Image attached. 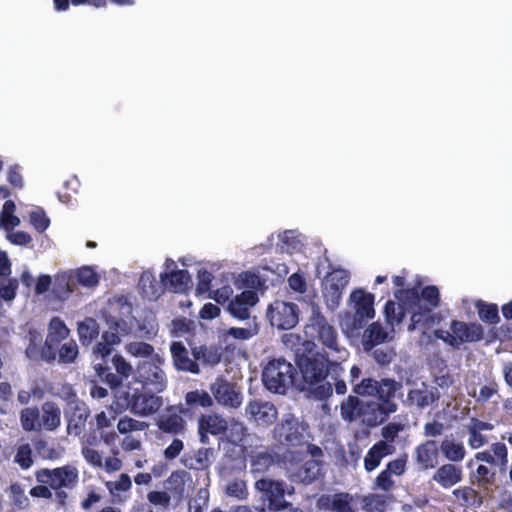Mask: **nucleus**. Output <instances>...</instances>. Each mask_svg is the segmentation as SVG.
I'll list each match as a JSON object with an SVG mask.
<instances>
[{"instance_id":"nucleus-1","label":"nucleus","mask_w":512,"mask_h":512,"mask_svg":"<svg viewBox=\"0 0 512 512\" xmlns=\"http://www.w3.org/2000/svg\"><path fill=\"white\" fill-rule=\"evenodd\" d=\"M306 350L307 353L296 354V364L301 375L297 389L307 392L316 400H327L333 393V387L326 378L330 372L338 374L342 367L340 363L331 361L324 352Z\"/></svg>"},{"instance_id":"nucleus-2","label":"nucleus","mask_w":512,"mask_h":512,"mask_svg":"<svg viewBox=\"0 0 512 512\" xmlns=\"http://www.w3.org/2000/svg\"><path fill=\"white\" fill-rule=\"evenodd\" d=\"M403 383L394 378L364 377L361 383L354 388V394L360 397L373 398L376 401L368 405L372 409V416L367 422L377 425L385 422L389 416L398 410L397 394L401 392Z\"/></svg>"},{"instance_id":"nucleus-3","label":"nucleus","mask_w":512,"mask_h":512,"mask_svg":"<svg viewBox=\"0 0 512 512\" xmlns=\"http://www.w3.org/2000/svg\"><path fill=\"white\" fill-rule=\"evenodd\" d=\"M113 346L103 341L97 343L94 353L101 356L102 362L94 366L96 375L107 384L111 389H118L122 386L124 380L132 374V365L120 355L115 354L111 359L112 366H109L106 358L112 353Z\"/></svg>"},{"instance_id":"nucleus-4","label":"nucleus","mask_w":512,"mask_h":512,"mask_svg":"<svg viewBox=\"0 0 512 512\" xmlns=\"http://www.w3.org/2000/svg\"><path fill=\"white\" fill-rule=\"evenodd\" d=\"M157 393L148 392L141 387L128 384L127 390L115 395L116 410H129L132 414L147 417L155 414L163 406V398Z\"/></svg>"},{"instance_id":"nucleus-5","label":"nucleus","mask_w":512,"mask_h":512,"mask_svg":"<svg viewBox=\"0 0 512 512\" xmlns=\"http://www.w3.org/2000/svg\"><path fill=\"white\" fill-rule=\"evenodd\" d=\"M305 336L312 340L306 341L307 346H314L313 341H318L332 352H340L339 336L336 328L329 323L318 305H311V314L304 326Z\"/></svg>"},{"instance_id":"nucleus-6","label":"nucleus","mask_w":512,"mask_h":512,"mask_svg":"<svg viewBox=\"0 0 512 512\" xmlns=\"http://www.w3.org/2000/svg\"><path fill=\"white\" fill-rule=\"evenodd\" d=\"M262 381L270 392L285 394L290 387L297 389V369L284 358L272 359L263 369Z\"/></svg>"},{"instance_id":"nucleus-7","label":"nucleus","mask_w":512,"mask_h":512,"mask_svg":"<svg viewBox=\"0 0 512 512\" xmlns=\"http://www.w3.org/2000/svg\"><path fill=\"white\" fill-rule=\"evenodd\" d=\"M164 359L160 355L152 356V360L138 363L133 374L132 385L138 384L144 390L161 393L167 386V377L161 366Z\"/></svg>"},{"instance_id":"nucleus-8","label":"nucleus","mask_w":512,"mask_h":512,"mask_svg":"<svg viewBox=\"0 0 512 512\" xmlns=\"http://www.w3.org/2000/svg\"><path fill=\"white\" fill-rule=\"evenodd\" d=\"M451 333L448 331H436L437 338L444 341L453 348H459L462 343H474L484 339L485 331L481 324L475 322H464L452 320L450 323Z\"/></svg>"},{"instance_id":"nucleus-9","label":"nucleus","mask_w":512,"mask_h":512,"mask_svg":"<svg viewBox=\"0 0 512 512\" xmlns=\"http://www.w3.org/2000/svg\"><path fill=\"white\" fill-rule=\"evenodd\" d=\"M36 478L52 490H73L79 483V471L74 465L67 464L54 469H41L36 473Z\"/></svg>"},{"instance_id":"nucleus-10","label":"nucleus","mask_w":512,"mask_h":512,"mask_svg":"<svg viewBox=\"0 0 512 512\" xmlns=\"http://www.w3.org/2000/svg\"><path fill=\"white\" fill-rule=\"evenodd\" d=\"M305 427L292 415L287 414L273 429L274 438L289 448L306 444Z\"/></svg>"},{"instance_id":"nucleus-11","label":"nucleus","mask_w":512,"mask_h":512,"mask_svg":"<svg viewBox=\"0 0 512 512\" xmlns=\"http://www.w3.org/2000/svg\"><path fill=\"white\" fill-rule=\"evenodd\" d=\"M89 406L80 400L75 392H71L64 409V416L67 421V433L69 435L80 436L86 427L88 418L90 417Z\"/></svg>"},{"instance_id":"nucleus-12","label":"nucleus","mask_w":512,"mask_h":512,"mask_svg":"<svg viewBox=\"0 0 512 512\" xmlns=\"http://www.w3.org/2000/svg\"><path fill=\"white\" fill-rule=\"evenodd\" d=\"M186 413L182 405H169L157 417L155 425L158 430L167 435H184L187 431Z\"/></svg>"},{"instance_id":"nucleus-13","label":"nucleus","mask_w":512,"mask_h":512,"mask_svg":"<svg viewBox=\"0 0 512 512\" xmlns=\"http://www.w3.org/2000/svg\"><path fill=\"white\" fill-rule=\"evenodd\" d=\"M350 281V273L342 268H335L325 276L322 294L329 308L338 307L342 294Z\"/></svg>"},{"instance_id":"nucleus-14","label":"nucleus","mask_w":512,"mask_h":512,"mask_svg":"<svg viewBox=\"0 0 512 512\" xmlns=\"http://www.w3.org/2000/svg\"><path fill=\"white\" fill-rule=\"evenodd\" d=\"M267 317L272 326L280 330H289L298 323L299 308L295 303L277 300L269 306Z\"/></svg>"},{"instance_id":"nucleus-15","label":"nucleus","mask_w":512,"mask_h":512,"mask_svg":"<svg viewBox=\"0 0 512 512\" xmlns=\"http://www.w3.org/2000/svg\"><path fill=\"white\" fill-rule=\"evenodd\" d=\"M255 488L262 494V498L268 501L271 510L279 511L288 507V502L285 500V483L283 481L262 477L256 480Z\"/></svg>"},{"instance_id":"nucleus-16","label":"nucleus","mask_w":512,"mask_h":512,"mask_svg":"<svg viewBox=\"0 0 512 512\" xmlns=\"http://www.w3.org/2000/svg\"><path fill=\"white\" fill-rule=\"evenodd\" d=\"M210 391L218 404L238 408L242 403V393L236 383L228 381L223 376H218L210 385Z\"/></svg>"},{"instance_id":"nucleus-17","label":"nucleus","mask_w":512,"mask_h":512,"mask_svg":"<svg viewBox=\"0 0 512 512\" xmlns=\"http://www.w3.org/2000/svg\"><path fill=\"white\" fill-rule=\"evenodd\" d=\"M350 301L355 310L353 328H362L369 319L374 318V295L365 292L363 289H355L350 294Z\"/></svg>"},{"instance_id":"nucleus-18","label":"nucleus","mask_w":512,"mask_h":512,"mask_svg":"<svg viewBox=\"0 0 512 512\" xmlns=\"http://www.w3.org/2000/svg\"><path fill=\"white\" fill-rule=\"evenodd\" d=\"M245 413L249 419L262 426L273 424L278 415L274 404L256 399L248 402Z\"/></svg>"},{"instance_id":"nucleus-19","label":"nucleus","mask_w":512,"mask_h":512,"mask_svg":"<svg viewBox=\"0 0 512 512\" xmlns=\"http://www.w3.org/2000/svg\"><path fill=\"white\" fill-rule=\"evenodd\" d=\"M172 362L177 371L200 374V365L196 358L190 357L189 351L181 341H174L170 345Z\"/></svg>"},{"instance_id":"nucleus-20","label":"nucleus","mask_w":512,"mask_h":512,"mask_svg":"<svg viewBox=\"0 0 512 512\" xmlns=\"http://www.w3.org/2000/svg\"><path fill=\"white\" fill-rule=\"evenodd\" d=\"M319 507L330 512H357L354 496L348 492H337L332 495H322Z\"/></svg>"},{"instance_id":"nucleus-21","label":"nucleus","mask_w":512,"mask_h":512,"mask_svg":"<svg viewBox=\"0 0 512 512\" xmlns=\"http://www.w3.org/2000/svg\"><path fill=\"white\" fill-rule=\"evenodd\" d=\"M439 449L435 440H426L415 448V461L420 470L434 469L438 464Z\"/></svg>"},{"instance_id":"nucleus-22","label":"nucleus","mask_w":512,"mask_h":512,"mask_svg":"<svg viewBox=\"0 0 512 512\" xmlns=\"http://www.w3.org/2000/svg\"><path fill=\"white\" fill-rule=\"evenodd\" d=\"M258 302V295L252 290H244L232 299L228 305L230 314L239 319L246 320L250 317V307Z\"/></svg>"},{"instance_id":"nucleus-23","label":"nucleus","mask_w":512,"mask_h":512,"mask_svg":"<svg viewBox=\"0 0 512 512\" xmlns=\"http://www.w3.org/2000/svg\"><path fill=\"white\" fill-rule=\"evenodd\" d=\"M439 398L440 393L436 387L428 388L423 383L422 388H414L408 391L406 402L409 406L424 409L438 402Z\"/></svg>"},{"instance_id":"nucleus-24","label":"nucleus","mask_w":512,"mask_h":512,"mask_svg":"<svg viewBox=\"0 0 512 512\" xmlns=\"http://www.w3.org/2000/svg\"><path fill=\"white\" fill-rule=\"evenodd\" d=\"M227 428V421L218 414L202 415L199 418L198 431L202 443L206 442L207 434L220 435L225 433Z\"/></svg>"},{"instance_id":"nucleus-25","label":"nucleus","mask_w":512,"mask_h":512,"mask_svg":"<svg viewBox=\"0 0 512 512\" xmlns=\"http://www.w3.org/2000/svg\"><path fill=\"white\" fill-rule=\"evenodd\" d=\"M432 479L442 488L449 489L462 481L463 469L459 465L446 463L436 470Z\"/></svg>"},{"instance_id":"nucleus-26","label":"nucleus","mask_w":512,"mask_h":512,"mask_svg":"<svg viewBox=\"0 0 512 512\" xmlns=\"http://www.w3.org/2000/svg\"><path fill=\"white\" fill-rule=\"evenodd\" d=\"M322 462L317 459H308L293 470L291 477L293 481L311 484L321 475Z\"/></svg>"},{"instance_id":"nucleus-27","label":"nucleus","mask_w":512,"mask_h":512,"mask_svg":"<svg viewBox=\"0 0 512 512\" xmlns=\"http://www.w3.org/2000/svg\"><path fill=\"white\" fill-rule=\"evenodd\" d=\"M191 352L197 362H201L204 366L214 367L221 362L224 349L217 344L200 345L193 347Z\"/></svg>"},{"instance_id":"nucleus-28","label":"nucleus","mask_w":512,"mask_h":512,"mask_svg":"<svg viewBox=\"0 0 512 512\" xmlns=\"http://www.w3.org/2000/svg\"><path fill=\"white\" fill-rule=\"evenodd\" d=\"M160 278L165 288L174 293L185 292L191 283V276L185 269L161 273Z\"/></svg>"},{"instance_id":"nucleus-29","label":"nucleus","mask_w":512,"mask_h":512,"mask_svg":"<svg viewBox=\"0 0 512 512\" xmlns=\"http://www.w3.org/2000/svg\"><path fill=\"white\" fill-rule=\"evenodd\" d=\"M395 447L385 441H378L367 452L364 457V468L367 472L375 470L381 463V460L393 454Z\"/></svg>"},{"instance_id":"nucleus-30","label":"nucleus","mask_w":512,"mask_h":512,"mask_svg":"<svg viewBox=\"0 0 512 512\" xmlns=\"http://www.w3.org/2000/svg\"><path fill=\"white\" fill-rule=\"evenodd\" d=\"M42 415L40 421L42 429L47 431L56 430L61 424V410L59 406L52 401H46L41 406Z\"/></svg>"},{"instance_id":"nucleus-31","label":"nucleus","mask_w":512,"mask_h":512,"mask_svg":"<svg viewBox=\"0 0 512 512\" xmlns=\"http://www.w3.org/2000/svg\"><path fill=\"white\" fill-rule=\"evenodd\" d=\"M360 395H349L340 405V414L345 421H356L364 414V403Z\"/></svg>"},{"instance_id":"nucleus-32","label":"nucleus","mask_w":512,"mask_h":512,"mask_svg":"<svg viewBox=\"0 0 512 512\" xmlns=\"http://www.w3.org/2000/svg\"><path fill=\"white\" fill-rule=\"evenodd\" d=\"M186 472L182 470L173 471L170 476L165 480L166 492L174 498L176 504L183 501L185 496L186 485Z\"/></svg>"},{"instance_id":"nucleus-33","label":"nucleus","mask_w":512,"mask_h":512,"mask_svg":"<svg viewBox=\"0 0 512 512\" xmlns=\"http://www.w3.org/2000/svg\"><path fill=\"white\" fill-rule=\"evenodd\" d=\"M138 286L142 294L149 299H157L166 289L162 282L157 281L150 271H144L140 275Z\"/></svg>"},{"instance_id":"nucleus-34","label":"nucleus","mask_w":512,"mask_h":512,"mask_svg":"<svg viewBox=\"0 0 512 512\" xmlns=\"http://www.w3.org/2000/svg\"><path fill=\"white\" fill-rule=\"evenodd\" d=\"M433 308L427 305H419L411 315V323L408 330L412 331L417 328L430 329L435 322V313Z\"/></svg>"},{"instance_id":"nucleus-35","label":"nucleus","mask_w":512,"mask_h":512,"mask_svg":"<svg viewBox=\"0 0 512 512\" xmlns=\"http://www.w3.org/2000/svg\"><path fill=\"white\" fill-rule=\"evenodd\" d=\"M183 465L190 470L202 471L208 469L209 449L200 448L197 451L186 453L182 458Z\"/></svg>"},{"instance_id":"nucleus-36","label":"nucleus","mask_w":512,"mask_h":512,"mask_svg":"<svg viewBox=\"0 0 512 512\" xmlns=\"http://www.w3.org/2000/svg\"><path fill=\"white\" fill-rule=\"evenodd\" d=\"M277 455L268 451L257 452L250 456L251 473L264 474L276 462Z\"/></svg>"},{"instance_id":"nucleus-37","label":"nucleus","mask_w":512,"mask_h":512,"mask_svg":"<svg viewBox=\"0 0 512 512\" xmlns=\"http://www.w3.org/2000/svg\"><path fill=\"white\" fill-rule=\"evenodd\" d=\"M453 495L460 501V504L465 507L479 508L483 504L481 493L470 486L455 489Z\"/></svg>"},{"instance_id":"nucleus-38","label":"nucleus","mask_w":512,"mask_h":512,"mask_svg":"<svg viewBox=\"0 0 512 512\" xmlns=\"http://www.w3.org/2000/svg\"><path fill=\"white\" fill-rule=\"evenodd\" d=\"M21 427L26 432H40L42 425L40 421V411L37 407H26L20 412Z\"/></svg>"},{"instance_id":"nucleus-39","label":"nucleus","mask_w":512,"mask_h":512,"mask_svg":"<svg viewBox=\"0 0 512 512\" xmlns=\"http://www.w3.org/2000/svg\"><path fill=\"white\" fill-rule=\"evenodd\" d=\"M440 451L451 463L462 462L466 456V449L463 443L445 439L440 444Z\"/></svg>"},{"instance_id":"nucleus-40","label":"nucleus","mask_w":512,"mask_h":512,"mask_svg":"<svg viewBox=\"0 0 512 512\" xmlns=\"http://www.w3.org/2000/svg\"><path fill=\"white\" fill-rule=\"evenodd\" d=\"M77 331L82 345H89L99 336V324L93 318H86L78 323Z\"/></svg>"},{"instance_id":"nucleus-41","label":"nucleus","mask_w":512,"mask_h":512,"mask_svg":"<svg viewBox=\"0 0 512 512\" xmlns=\"http://www.w3.org/2000/svg\"><path fill=\"white\" fill-rule=\"evenodd\" d=\"M363 338L365 348L370 349L385 342L387 339V332L380 323L374 322L365 330Z\"/></svg>"},{"instance_id":"nucleus-42","label":"nucleus","mask_w":512,"mask_h":512,"mask_svg":"<svg viewBox=\"0 0 512 512\" xmlns=\"http://www.w3.org/2000/svg\"><path fill=\"white\" fill-rule=\"evenodd\" d=\"M391 500L392 496L371 493L364 496L363 507L368 512H385Z\"/></svg>"},{"instance_id":"nucleus-43","label":"nucleus","mask_w":512,"mask_h":512,"mask_svg":"<svg viewBox=\"0 0 512 512\" xmlns=\"http://www.w3.org/2000/svg\"><path fill=\"white\" fill-rule=\"evenodd\" d=\"M185 403L189 408H210L213 406V398L205 390L189 391L185 395Z\"/></svg>"},{"instance_id":"nucleus-44","label":"nucleus","mask_w":512,"mask_h":512,"mask_svg":"<svg viewBox=\"0 0 512 512\" xmlns=\"http://www.w3.org/2000/svg\"><path fill=\"white\" fill-rule=\"evenodd\" d=\"M496 472L485 465H479L474 473L471 476L472 484L477 485L478 487L487 490L490 486L495 483Z\"/></svg>"},{"instance_id":"nucleus-45","label":"nucleus","mask_w":512,"mask_h":512,"mask_svg":"<svg viewBox=\"0 0 512 512\" xmlns=\"http://www.w3.org/2000/svg\"><path fill=\"white\" fill-rule=\"evenodd\" d=\"M394 296L411 310H414L416 307L421 305V295L418 286L406 289H397L394 292Z\"/></svg>"},{"instance_id":"nucleus-46","label":"nucleus","mask_w":512,"mask_h":512,"mask_svg":"<svg viewBox=\"0 0 512 512\" xmlns=\"http://www.w3.org/2000/svg\"><path fill=\"white\" fill-rule=\"evenodd\" d=\"M479 318L488 324L495 325L500 321L498 306L493 303H486L479 300L476 303Z\"/></svg>"},{"instance_id":"nucleus-47","label":"nucleus","mask_w":512,"mask_h":512,"mask_svg":"<svg viewBox=\"0 0 512 512\" xmlns=\"http://www.w3.org/2000/svg\"><path fill=\"white\" fill-rule=\"evenodd\" d=\"M69 332L70 331L68 327L62 319L59 317H53L49 323L47 338H49L50 341L60 343L62 340H65L69 336Z\"/></svg>"},{"instance_id":"nucleus-48","label":"nucleus","mask_w":512,"mask_h":512,"mask_svg":"<svg viewBox=\"0 0 512 512\" xmlns=\"http://www.w3.org/2000/svg\"><path fill=\"white\" fill-rule=\"evenodd\" d=\"M126 351L130 355L138 358H149L152 360V356H155V349L153 345L142 342V341H133L126 345Z\"/></svg>"},{"instance_id":"nucleus-49","label":"nucleus","mask_w":512,"mask_h":512,"mask_svg":"<svg viewBox=\"0 0 512 512\" xmlns=\"http://www.w3.org/2000/svg\"><path fill=\"white\" fill-rule=\"evenodd\" d=\"M78 353L79 350L77 343L74 340H70L62 344L58 349L59 362L64 364L73 363L76 360Z\"/></svg>"},{"instance_id":"nucleus-50","label":"nucleus","mask_w":512,"mask_h":512,"mask_svg":"<svg viewBox=\"0 0 512 512\" xmlns=\"http://www.w3.org/2000/svg\"><path fill=\"white\" fill-rule=\"evenodd\" d=\"M76 277L78 282L85 287H94L99 283V277L93 268L84 266L77 269Z\"/></svg>"},{"instance_id":"nucleus-51","label":"nucleus","mask_w":512,"mask_h":512,"mask_svg":"<svg viewBox=\"0 0 512 512\" xmlns=\"http://www.w3.org/2000/svg\"><path fill=\"white\" fill-rule=\"evenodd\" d=\"M146 427V423L138 421L128 416L120 418L117 424V429L121 434H127L133 431H142Z\"/></svg>"},{"instance_id":"nucleus-52","label":"nucleus","mask_w":512,"mask_h":512,"mask_svg":"<svg viewBox=\"0 0 512 512\" xmlns=\"http://www.w3.org/2000/svg\"><path fill=\"white\" fill-rule=\"evenodd\" d=\"M226 494L239 500L246 499L248 496L246 482L241 479H234L226 486Z\"/></svg>"},{"instance_id":"nucleus-53","label":"nucleus","mask_w":512,"mask_h":512,"mask_svg":"<svg viewBox=\"0 0 512 512\" xmlns=\"http://www.w3.org/2000/svg\"><path fill=\"white\" fill-rule=\"evenodd\" d=\"M385 317L391 324H399L404 318V311L401 306H397L392 300H388L384 306Z\"/></svg>"},{"instance_id":"nucleus-54","label":"nucleus","mask_w":512,"mask_h":512,"mask_svg":"<svg viewBox=\"0 0 512 512\" xmlns=\"http://www.w3.org/2000/svg\"><path fill=\"white\" fill-rule=\"evenodd\" d=\"M421 299L426 303L428 307L433 309L437 308L440 304V293L439 289L434 285L425 286L420 291Z\"/></svg>"},{"instance_id":"nucleus-55","label":"nucleus","mask_w":512,"mask_h":512,"mask_svg":"<svg viewBox=\"0 0 512 512\" xmlns=\"http://www.w3.org/2000/svg\"><path fill=\"white\" fill-rule=\"evenodd\" d=\"M395 487V481L387 470H382L376 477L373 490H382L386 493L391 492Z\"/></svg>"},{"instance_id":"nucleus-56","label":"nucleus","mask_w":512,"mask_h":512,"mask_svg":"<svg viewBox=\"0 0 512 512\" xmlns=\"http://www.w3.org/2000/svg\"><path fill=\"white\" fill-rule=\"evenodd\" d=\"M14 461L24 470L29 469L32 466V450L29 444L21 445L18 448Z\"/></svg>"},{"instance_id":"nucleus-57","label":"nucleus","mask_w":512,"mask_h":512,"mask_svg":"<svg viewBox=\"0 0 512 512\" xmlns=\"http://www.w3.org/2000/svg\"><path fill=\"white\" fill-rule=\"evenodd\" d=\"M42 339L36 332H30L29 344L25 350L26 356L31 360H40Z\"/></svg>"},{"instance_id":"nucleus-58","label":"nucleus","mask_w":512,"mask_h":512,"mask_svg":"<svg viewBox=\"0 0 512 512\" xmlns=\"http://www.w3.org/2000/svg\"><path fill=\"white\" fill-rule=\"evenodd\" d=\"M198 283L196 286V292L197 294H205L210 292L211 289V282L214 278L211 272H209L207 269L202 268L198 270L197 273Z\"/></svg>"},{"instance_id":"nucleus-59","label":"nucleus","mask_w":512,"mask_h":512,"mask_svg":"<svg viewBox=\"0 0 512 512\" xmlns=\"http://www.w3.org/2000/svg\"><path fill=\"white\" fill-rule=\"evenodd\" d=\"M499 385L495 380L489 381L487 384L480 387L479 394L476 397L477 403H486L494 395H498Z\"/></svg>"},{"instance_id":"nucleus-60","label":"nucleus","mask_w":512,"mask_h":512,"mask_svg":"<svg viewBox=\"0 0 512 512\" xmlns=\"http://www.w3.org/2000/svg\"><path fill=\"white\" fill-rule=\"evenodd\" d=\"M403 430L404 425L402 423L390 422L386 424L381 430L383 441L392 445L398 437V434Z\"/></svg>"},{"instance_id":"nucleus-61","label":"nucleus","mask_w":512,"mask_h":512,"mask_svg":"<svg viewBox=\"0 0 512 512\" xmlns=\"http://www.w3.org/2000/svg\"><path fill=\"white\" fill-rule=\"evenodd\" d=\"M407 461V454H402L398 458L389 461L386 464L385 470H387L392 476H402L406 471Z\"/></svg>"},{"instance_id":"nucleus-62","label":"nucleus","mask_w":512,"mask_h":512,"mask_svg":"<svg viewBox=\"0 0 512 512\" xmlns=\"http://www.w3.org/2000/svg\"><path fill=\"white\" fill-rule=\"evenodd\" d=\"M30 222L39 233L44 232L50 224L49 218L42 209L30 213Z\"/></svg>"},{"instance_id":"nucleus-63","label":"nucleus","mask_w":512,"mask_h":512,"mask_svg":"<svg viewBox=\"0 0 512 512\" xmlns=\"http://www.w3.org/2000/svg\"><path fill=\"white\" fill-rule=\"evenodd\" d=\"M10 491L16 507L26 509L29 506V498L25 495L23 488L19 484H12Z\"/></svg>"},{"instance_id":"nucleus-64","label":"nucleus","mask_w":512,"mask_h":512,"mask_svg":"<svg viewBox=\"0 0 512 512\" xmlns=\"http://www.w3.org/2000/svg\"><path fill=\"white\" fill-rule=\"evenodd\" d=\"M208 495V490L200 489L197 497L189 503V512H203V507L208 505Z\"/></svg>"}]
</instances>
